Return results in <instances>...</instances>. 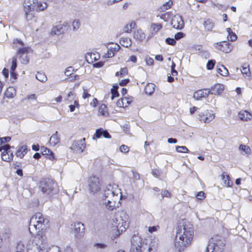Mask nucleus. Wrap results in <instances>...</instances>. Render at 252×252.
Segmentation results:
<instances>
[{
  "instance_id": "nucleus-56",
  "label": "nucleus",
  "mask_w": 252,
  "mask_h": 252,
  "mask_svg": "<svg viewBox=\"0 0 252 252\" xmlns=\"http://www.w3.org/2000/svg\"><path fill=\"white\" fill-rule=\"evenodd\" d=\"M165 42L167 44L171 45H174L176 43V41L175 39L171 38H167L165 39Z\"/></svg>"
},
{
  "instance_id": "nucleus-14",
  "label": "nucleus",
  "mask_w": 252,
  "mask_h": 252,
  "mask_svg": "<svg viewBox=\"0 0 252 252\" xmlns=\"http://www.w3.org/2000/svg\"><path fill=\"white\" fill-rule=\"evenodd\" d=\"M215 47L217 49L224 53H228L231 51V48L229 46V43L225 41L215 43Z\"/></svg>"
},
{
  "instance_id": "nucleus-59",
  "label": "nucleus",
  "mask_w": 252,
  "mask_h": 252,
  "mask_svg": "<svg viewBox=\"0 0 252 252\" xmlns=\"http://www.w3.org/2000/svg\"><path fill=\"white\" fill-rule=\"evenodd\" d=\"M159 228L158 225L150 226L148 227V231L150 233H153L158 230V229Z\"/></svg>"
},
{
  "instance_id": "nucleus-55",
  "label": "nucleus",
  "mask_w": 252,
  "mask_h": 252,
  "mask_svg": "<svg viewBox=\"0 0 252 252\" xmlns=\"http://www.w3.org/2000/svg\"><path fill=\"white\" fill-rule=\"evenodd\" d=\"M215 63V61L210 60L207 63V68L208 69H212L213 68Z\"/></svg>"
},
{
  "instance_id": "nucleus-28",
  "label": "nucleus",
  "mask_w": 252,
  "mask_h": 252,
  "mask_svg": "<svg viewBox=\"0 0 252 252\" xmlns=\"http://www.w3.org/2000/svg\"><path fill=\"white\" fill-rule=\"evenodd\" d=\"M95 135L97 138H100L102 136L106 138H111L109 133L107 131L104 130L102 129H97L95 131Z\"/></svg>"
},
{
  "instance_id": "nucleus-36",
  "label": "nucleus",
  "mask_w": 252,
  "mask_h": 252,
  "mask_svg": "<svg viewBox=\"0 0 252 252\" xmlns=\"http://www.w3.org/2000/svg\"><path fill=\"white\" fill-rule=\"evenodd\" d=\"M155 85L153 83L148 84L145 87V92L146 94L151 95L155 91Z\"/></svg>"
},
{
  "instance_id": "nucleus-44",
  "label": "nucleus",
  "mask_w": 252,
  "mask_h": 252,
  "mask_svg": "<svg viewBox=\"0 0 252 252\" xmlns=\"http://www.w3.org/2000/svg\"><path fill=\"white\" fill-rule=\"evenodd\" d=\"M162 27L160 24L153 23L151 25V29L152 30L156 32H158Z\"/></svg>"
},
{
  "instance_id": "nucleus-18",
  "label": "nucleus",
  "mask_w": 252,
  "mask_h": 252,
  "mask_svg": "<svg viewBox=\"0 0 252 252\" xmlns=\"http://www.w3.org/2000/svg\"><path fill=\"white\" fill-rule=\"evenodd\" d=\"M73 230L75 234L82 236L84 233L85 227L81 222H76L73 224Z\"/></svg>"
},
{
  "instance_id": "nucleus-7",
  "label": "nucleus",
  "mask_w": 252,
  "mask_h": 252,
  "mask_svg": "<svg viewBox=\"0 0 252 252\" xmlns=\"http://www.w3.org/2000/svg\"><path fill=\"white\" fill-rule=\"evenodd\" d=\"M89 187L90 191L94 193H97L100 190V183L98 178L91 177L89 179Z\"/></svg>"
},
{
  "instance_id": "nucleus-9",
  "label": "nucleus",
  "mask_w": 252,
  "mask_h": 252,
  "mask_svg": "<svg viewBox=\"0 0 252 252\" xmlns=\"http://www.w3.org/2000/svg\"><path fill=\"white\" fill-rule=\"evenodd\" d=\"M198 115L197 119L201 122L209 123L215 118V114L209 110H205L203 112H198Z\"/></svg>"
},
{
  "instance_id": "nucleus-21",
  "label": "nucleus",
  "mask_w": 252,
  "mask_h": 252,
  "mask_svg": "<svg viewBox=\"0 0 252 252\" xmlns=\"http://www.w3.org/2000/svg\"><path fill=\"white\" fill-rule=\"evenodd\" d=\"M131 101V98L124 97L118 100L117 105L120 107H126Z\"/></svg>"
},
{
  "instance_id": "nucleus-39",
  "label": "nucleus",
  "mask_w": 252,
  "mask_h": 252,
  "mask_svg": "<svg viewBox=\"0 0 252 252\" xmlns=\"http://www.w3.org/2000/svg\"><path fill=\"white\" fill-rule=\"evenodd\" d=\"M98 114L103 116H107L108 112L107 108L105 104H101L98 109Z\"/></svg>"
},
{
  "instance_id": "nucleus-35",
  "label": "nucleus",
  "mask_w": 252,
  "mask_h": 252,
  "mask_svg": "<svg viewBox=\"0 0 252 252\" xmlns=\"http://www.w3.org/2000/svg\"><path fill=\"white\" fill-rule=\"evenodd\" d=\"M226 32H227V38L229 40L231 41H235L237 39V35L236 34L232 32L231 29L229 28L226 29Z\"/></svg>"
},
{
  "instance_id": "nucleus-31",
  "label": "nucleus",
  "mask_w": 252,
  "mask_h": 252,
  "mask_svg": "<svg viewBox=\"0 0 252 252\" xmlns=\"http://www.w3.org/2000/svg\"><path fill=\"white\" fill-rule=\"evenodd\" d=\"M58 132L56 131L54 134H53L52 136L50 137L49 140V144L51 146H54L56 144L59 143L60 138L58 136Z\"/></svg>"
},
{
  "instance_id": "nucleus-47",
  "label": "nucleus",
  "mask_w": 252,
  "mask_h": 252,
  "mask_svg": "<svg viewBox=\"0 0 252 252\" xmlns=\"http://www.w3.org/2000/svg\"><path fill=\"white\" fill-rule=\"evenodd\" d=\"M75 97V94L73 92H70L67 95V97L65 99L66 101H67L68 103L71 102L74 100Z\"/></svg>"
},
{
  "instance_id": "nucleus-54",
  "label": "nucleus",
  "mask_w": 252,
  "mask_h": 252,
  "mask_svg": "<svg viewBox=\"0 0 252 252\" xmlns=\"http://www.w3.org/2000/svg\"><path fill=\"white\" fill-rule=\"evenodd\" d=\"M127 70L126 68H123L121 69L120 71L117 72L116 73V76H123L127 73Z\"/></svg>"
},
{
  "instance_id": "nucleus-22",
  "label": "nucleus",
  "mask_w": 252,
  "mask_h": 252,
  "mask_svg": "<svg viewBox=\"0 0 252 252\" xmlns=\"http://www.w3.org/2000/svg\"><path fill=\"white\" fill-rule=\"evenodd\" d=\"M128 219L122 220V222L117 224H114V227L117 228V230L119 232H122L125 231L126 228L128 227Z\"/></svg>"
},
{
  "instance_id": "nucleus-16",
  "label": "nucleus",
  "mask_w": 252,
  "mask_h": 252,
  "mask_svg": "<svg viewBox=\"0 0 252 252\" xmlns=\"http://www.w3.org/2000/svg\"><path fill=\"white\" fill-rule=\"evenodd\" d=\"M210 93L208 90H199L194 93L193 97L196 100H199L207 97Z\"/></svg>"
},
{
  "instance_id": "nucleus-45",
  "label": "nucleus",
  "mask_w": 252,
  "mask_h": 252,
  "mask_svg": "<svg viewBox=\"0 0 252 252\" xmlns=\"http://www.w3.org/2000/svg\"><path fill=\"white\" fill-rule=\"evenodd\" d=\"M239 149L245 152V153L247 155H250L251 152L250 148L247 145H241L239 147Z\"/></svg>"
},
{
  "instance_id": "nucleus-8",
  "label": "nucleus",
  "mask_w": 252,
  "mask_h": 252,
  "mask_svg": "<svg viewBox=\"0 0 252 252\" xmlns=\"http://www.w3.org/2000/svg\"><path fill=\"white\" fill-rule=\"evenodd\" d=\"M10 146L8 144L4 145L0 147V152L3 151L1 153V159L3 161L9 162L13 158V152L9 150Z\"/></svg>"
},
{
  "instance_id": "nucleus-5",
  "label": "nucleus",
  "mask_w": 252,
  "mask_h": 252,
  "mask_svg": "<svg viewBox=\"0 0 252 252\" xmlns=\"http://www.w3.org/2000/svg\"><path fill=\"white\" fill-rule=\"evenodd\" d=\"M39 188L43 193L51 196L56 194L59 191L57 184L49 179L41 180Z\"/></svg>"
},
{
  "instance_id": "nucleus-34",
  "label": "nucleus",
  "mask_w": 252,
  "mask_h": 252,
  "mask_svg": "<svg viewBox=\"0 0 252 252\" xmlns=\"http://www.w3.org/2000/svg\"><path fill=\"white\" fill-rule=\"evenodd\" d=\"M47 7V4L45 2L38 1L36 0V7L34 9L36 11H42L46 9Z\"/></svg>"
},
{
  "instance_id": "nucleus-38",
  "label": "nucleus",
  "mask_w": 252,
  "mask_h": 252,
  "mask_svg": "<svg viewBox=\"0 0 252 252\" xmlns=\"http://www.w3.org/2000/svg\"><path fill=\"white\" fill-rule=\"evenodd\" d=\"M120 43L122 46L125 47H128L131 45V39L127 37L121 38Z\"/></svg>"
},
{
  "instance_id": "nucleus-13",
  "label": "nucleus",
  "mask_w": 252,
  "mask_h": 252,
  "mask_svg": "<svg viewBox=\"0 0 252 252\" xmlns=\"http://www.w3.org/2000/svg\"><path fill=\"white\" fill-rule=\"evenodd\" d=\"M171 25L173 28L176 29H182L184 27V22L181 16L175 15L171 20Z\"/></svg>"
},
{
  "instance_id": "nucleus-25",
  "label": "nucleus",
  "mask_w": 252,
  "mask_h": 252,
  "mask_svg": "<svg viewBox=\"0 0 252 252\" xmlns=\"http://www.w3.org/2000/svg\"><path fill=\"white\" fill-rule=\"evenodd\" d=\"M221 179L223 181L224 186L230 187L232 186L233 183L230 179V177L226 172H223L221 175Z\"/></svg>"
},
{
  "instance_id": "nucleus-58",
  "label": "nucleus",
  "mask_w": 252,
  "mask_h": 252,
  "mask_svg": "<svg viewBox=\"0 0 252 252\" xmlns=\"http://www.w3.org/2000/svg\"><path fill=\"white\" fill-rule=\"evenodd\" d=\"M120 150L122 152L126 153L129 151V148L125 145H122L120 147Z\"/></svg>"
},
{
  "instance_id": "nucleus-29",
  "label": "nucleus",
  "mask_w": 252,
  "mask_h": 252,
  "mask_svg": "<svg viewBox=\"0 0 252 252\" xmlns=\"http://www.w3.org/2000/svg\"><path fill=\"white\" fill-rule=\"evenodd\" d=\"M27 153V146L26 145H23L18 148L16 156L22 158Z\"/></svg>"
},
{
  "instance_id": "nucleus-46",
  "label": "nucleus",
  "mask_w": 252,
  "mask_h": 252,
  "mask_svg": "<svg viewBox=\"0 0 252 252\" xmlns=\"http://www.w3.org/2000/svg\"><path fill=\"white\" fill-rule=\"evenodd\" d=\"M176 151L179 153H186L189 152V150L186 146H177L176 147Z\"/></svg>"
},
{
  "instance_id": "nucleus-23",
  "label": "nucleus",
  "mask_w": 252,
  "mask_h": 252,
  "mask_svg": "<svg viewBox=\"0 0 252 252\" xmlns=\"http://www.w3.org/2000/svg\"><path fill=\"white\" fill-rule=\"evenodd\" d=\"M128 216L125 212H121L119 215H117L116 217L113 219L112 225L114 224H118L122 222V220L128 219Z\"/></svg>"
},
{
  "instance_id": "nucleus-33",
  "label": "nucleus",
  "mask_w": 252,
  "mask_h": 252,
  "mask_svg": "<svg viewBox=\"0 0 252 252\" xmlns=\"http://www.w3.org/2000/svg\"><path fill=\"white\" fill-rule=\"evenodd\" d=\"M16 94V91L13 87H9L5 93V95L7 98H13Z\"/></svg>"
},
{
  "instance_id": "nucleus-40",
  "label": "nucleus",
  "mask_w": 252,
  "mask_h": 252,
  "mask_svg": "<svg viewBox=\"0 0 252 252\" xmlns=\"http://www.w3.org/2000/svg\"><path fill=\"white\" fill-rule=\"evenodd\" d=\"M28 240H26L24 242V243L23 242H20L19 243H18L17 244V247H16V252H24V249H25V248H26V250H27V248H26V242Z\"/></svg>"
},
{
  "instance_id": "nucleus-30",
  "label": "nucleus",
  "mask_w": 252,
  "mask_h": 252,
  "mask_svg": "<svg viewBox=\"0 0 252 252\" xmlns=\"http://www.w3.org/2000/svg\"><path fill=\"white\" fill-rule=\"evenodd\" d=\"M217 68V72L223 76H226L229 73L228 69L222 64H218Z\"/></svg>"
},
{
  "instance_id": "nucleus-6",
  "label": "nucleus",
  "mask_w": 252,
  "mask_h": 252,
  "mask_svg": "<svg viewBox=\"0 0 252 252\" xmlns=\"http://www.w3.org/2000/svg\"><path fill=\"white\" fill-rule=\"evenodd\" d=\"M113 189V186L108 185L104 191L102 199H119L118 190H114Z\"/></svg>"
},
{
  "instance_id": "nucleus-57",
  "label": "nucleus",
  "mask_w": 252,
  "mask_h": 252,
  "mask_svg": "<svg viewBox=\"0 0 252 252\" xmlns=\"http://www.w3.org/2000/svg\"><path fill=\"white\" fill-rule=\"evenodd\" d=\"M185 36V34L182 32H178L175 34L174 37L175 40H179Z\"/></svg>"
},
{
  "instance_id": "nucleus-3",
  "label": "nucleus",
  "mask_w": 252,
  "mask_h": 252,
  "mask_svg": "<svg viewBox=\"0 0 252 252\" xmlns=\"http://www.w3.org/2000/svg\"><path fill=\"white\" fill-rule=\"evenodd\" d=\"M13 48H18L17 55L18 56L22 63L26 64L29 62L28 54L32 53V50L30 47L24 46V42L18 39H15L13 41Z\"/></svg>"
},
{
  "instance_id": "nucleus-17",
  "label": "nucleus",
  "mask_w": 252,
  "mask_h": 252,
  "mask_svg": "<svg viewBox=\"0 0 252 252\" xmlns=\"http://www.w3.org/2000/svg\"><path fill=\"white\" fill-rule=\"evenodd\" d=\"M131 243L133 249L136 247H143L142 239L137 235L132 236L131 239Z\"/></svg>"
},
{
  "instance_id": "nucleus-10",
  "label": "nucleus",
  "mask_w": 252,
  "mask_h": 252,
  "mask_svg": "<svg viewBox=\"0 0 252 252\" xmlns=\"http://www.w3.org/2000/svg\"><path fill=\"white\" fill-rule=\"evenodd\" d=\"M86 147L85 139L82 138L78 140H74L70 149L74 152L82 153Z\"/></svg>"
},
{
  "instance_id": "nucleus-60",
  "label": "nucleus",
  "mask_w": 252,
  "mask_h": 252,
  "mask_svg": "<svg viewBox=\"0 0 252 252\" xmlns=\"http://www.w3.org/2000/svg\"><path fill=\"white\" fill-rule=\"evenodd\" d=\"M147 64L149 65H152L154 63V60L151 57H147L145 59Z\"/></svg>"
},
{
  "instance_id": "nucleus-37",
  "label": "nucleus",
  "mask_w": 252,
  "mask_h": 252,
  "mask_svg": "<svg viewBox=\"0 0 252 252\" xmlns=\"http://www.w3.org/2000/svg\"><path fill=\"white\" fill-rule=\"evenodd\" d=\"M41 151L43 155L48 156L50 159L54 158V154L49 149L44 147H41Z\"/></svg>"
},
{
  "instance_id": "nucleus-48",
  "label": "nucleus",
  "mask_w": 252,
  "mask_h": 252,
  "mask_svg": "<svg viewBox=\"0 0 252 252\" xmlns=\"http://www.w3.org/2000/svg\"><path fill=\"white\" fill-rule=\"evenodd\" d=\"M172 4V1L169 0L161 7V9L162 11L166 10L171 7Z\"/></svg>"
},
{
  "instance_id": "nucleus-2",
  "label": "nucleus",
  "mask_w": 252,
  "mask_h": 252,
  "mask_svg": "<svg viewBox=\"0 0 252 252\" xmlns=\"http://www.w3.org/2000/svg\"><path fill=\"white\" fill-rule=\"evenodd\" d=\"M192 225L186 220H182L178 226L175 246L181 252L191 243L193 235Z\"/></svg>"
},
{
  "instance_id": "nucleus-12",
  "label": "nucleus",
  "mask_w": 252,
  "mask_h": 252,
  "mask_svg": "<svg viewBox=\"0 0 252 252\" xmlns=\"http://www.w3.org/2000/svg\"><path fill=\"white\" fill-rule=\"evenodd\" d=\"M120 48V46L116 43L109 44L107 46V53H105L104 56L105 58H111L114 56L115 53L118 51Z\"/></svg>"
},
{
  "instance_id": "nucleus-32",
  "label": "nucleus",
  "mask_w": 252,
  "mask_h": 252,
  "mask_svg": "<svg viewBox=\"0 0 252 252\" xmlns=\"http://www.w3.org/2000/svg\"><path fill=\"white\" fill-rule=\"evenodd\" d=\"M203 26L206 31H211L214 27V23L210 19H207L204 22Z\"/></svg>"
},
{
  "instance_id": "nucleus-63",
  "label": "nucleus",
  "mask_w": 252,
  "mask_h": 252,
  "mask_svg": "<svg viewBox=\"0 0 252 252\" xmlns=\"http://www.w3.org/2000/svg\"><path fill=\"white\" fill-rule=\"evenodd\" d=\"M204 195H205V193L204 192L200 191V192H198V193L197 194L196 198L198 199H202L203 198H204L205 197Z\"/></svg>"
},
{
  "instance_id": "nucleus-62",
  "label": "nucleus",
  "mask_w": 252,
  "mask_h": 252,
  "mask_svg": "<svg viewBox=\"0 0 252 252\" xmlns=\"http://www.w3.org/2000/svg\"><path fill=\"white\" fill-rule=\"evenodd\" d=\"M94 247L97 249H105L106 247V246L102 243H96L94 244Z\"/></svg>"
},
{
  "instance_id": "nucleus-20",
  "label": "nucleus",
  "mask_w": 252,
  "mask_h": 252,
  "mask_svg": "<svg viewBox=\"0 0 252 252\" xmlns=\"http://www.w3.org/2000/svg\"><path fill=\"white\" fill-rule=\"evenodd\" d=\"M11 66L10 67V75L11 77L13 80H16L17 78V74L15 72V70L17 67V58L13 57L12 58Z\"/></svg>"
},
{
  "instance_id": "nucleus-27",
  "label": "nucleus",
  "mask_w": 252,
  "mask_h": 252,
  "mask_svg": "<svg viewBox=\"0 0 252 252\" xmlns=\"http://www.w3.org/2000/svg\"><path fill=\"white\" fill-rule=\"evenodd\" d=\"M133 37L136 40L142 41L145 38V34L141 29H137L133 32Z\"/></svg>"
},
{
  "instance_id": "nucleus-51",
  "label": "nucleus",
  "mask_w": 252,
  "mask_h": 252,
  "mask_svg": "<svg viewBox=\"0 0 252 252\" xmlns=\"http://www.w3.org/2000/svg\"><path fill=\"white\" fill-rule=\"evenodd\" d=\"M73 71H74V69H73V67L69 66L65 69L64 73L66 76H68L72 74Z\"/></svg>"
},
{
  "instance_id": "nucleus-49",
  "label": "nucleus",
  "mask_w": 252,
  "mask_h": 252,
  "mask_svg": "<svg viewBox=\"0 0 252 252\" xmlns=\"http://www.w3.org/2000/svg\"><path fill=\"white\" fill-rule=\"evenodd\" d=\"M73 29L74 31H76L78 29L80 26V23L79 20H74L72 24Z\"/></svg>"
},
{
  "instance_id": "nucleus-52",
  "label": "nucleus",
  "mask_w": 252,
  "mask_h": 252,
  "mask_svg": "<svg viewBox=\"0 0 252 252\" xmlns=\"http://www.w3.org/2000/svg\"><path fill=\"white\" fill-rule=\"evenodd\" d=\"M170 14L168 12L162 14L160 16V18L164 21L166 22L170 19Z\"/></svg>"
},
{
  "instance_id": "nucleus-61",
  "label": "nucleus",
  "mask_w": 252,
  "mask_h": 252,
  "mask_svg": "<svg viewBox=\"0 0 252 252\" xmlns=\"http://www.w3.org/2000/svg\"><path fill=\"white\" fill-rule=\"evenodd\" d=\"M161 195L162 197H168L170 196V192L167 190H163L161 191Z\"/></svg>"
},
{
  "instance_id": "nucleus-26",
  "label": "nucleus",
  "mask_w": 252,
  "mask_h": 252,
  "mask_svg": "<svg viewBox=\"0 0 252 252\" xmlns=\"http://www.w3.org/2000/svg\"><path fill=\"white\" fill-rule=\"evenodd\" d=\"M224 90V86L222 84H217L211 88L212 93L215 94H219Z\"/></svg>"
},
{
  "instance_id": "nucleus-24",
  "label": "nucleus",
  "mask_w": 252,
  "mask_h": 252,
  "mask_svg": "<svg viewBox=\"0 0 252 252\" xmlns=\"http://www.w3.org/2000/svg\"><path fill=\"white\" fill-rule=\"evenodd\" d=\"M119 199H107L104 202V204L108 210L112 211L116 208V202L119 200Z\"/></svg>"
},
{
  "instance_id": "nucleus-11",
  "label": "nucleus",
  "mask_w": 252,
  "mask_h": 252,
  "mask_svg": "<svg viewBox=\"0 0 252 252\" xmlns=\"http://www.w3.org/2000/svg\"><path fill=\"white\" fill-rule=\"evenodd\" d=\"M68 29V25L66 22H64L62 24L58 25L52 28L51 31V34L54 35H60Z\"/></svg>"
},
{
  "instance_id": "nucleus-4",
  "label": "nucleus",
  "mask_w": 252,
  "mask_h": 252,
  "mask_svg": "<svg viewBox=\"0 0 252 252\" xmlns=\"http://www.w3.org/2000/svg\"><path fill=\"white\" fill-rule=\"evenodd\" d=\"M223 238L219 235L212 237L205 252H222L224 247Z\"/></svg>"
},
{
  "instance_id": "nucleus-64",
  "label": "nucleus",
  "mask_w": 252,
  "mask_h": 252,
  "mask_svg": "<svg viewBox=\"0 0 252 252\" xmlns=\"http://www.w3.org/2000/svg\"><path fill=\"white\" fill-rule=\"evenodd\" d=\"M11 139V138L10 137H3V138H0V142L2 143H6L8 141H9Z\"/></svg>"
},
{
  "instance_id": "nucleus-41",
  "label": "nucleus",
  "mask_w": 252,
  "mask_h": 252,
  "mask_svg": "<svg viewBox=\"0 0 252 252\" xmlns=\"http://www.w3.org/2000/svg\"><path fill=\"white\" fill-rule=\"evenodd\" d=\"M136 25V23L134 21L128 23L124 27V31L126 32H129L132 29H134Z\"/></svg>"
},
{
  "instance_id": "nucleus-53",
  "label": "nucleus",
  "mask_w": 252,
  "mask_h": 252,
  "mask_svg": "<svg viewBox=\"0 0 252 252\" xmlns=\"http://www.w3.org/2000/svg\"><path fill=\"white\" fill-rule=\"evenodd\" d=\"M119 96L117 90L114 88L111 89V99L113 100L115 97Z\"/></svg>"
},
{
  "instance_id": "nucleus-43",
  "label": "nucleus",
  "mask_w": 252,
  "mask_h": 252,
  "mask_svg": "<svg viewBox=\"0 0 252 252\" xmlns=\"http://www.w3.org/2000/svg\"><path fill=\"white\" fill-rule=\"evenodd\" d=\"M36 78L39 81L43 82L47 80V77L45 74L42 72H38L36 74Z\"/></svg>"
},
{
  "instance_id": "nucleus-15",
  "label": "nucleus",
  "mask_w": 252,
  "mask_h": 252,
  "mask_svg": "<svg viewBox=\"0 0 252 252\" xmlns=\"http://www.w3.org/2000/svg\"><path fill=\"white\" fill-rule=\"evenodd\" d=\"M36 0H25L24 2V9L25 12H30L32 10L36 7Z\"/></svg>"
},
{
  "instance_id": "nucleus-1",
  "label": "nucleus",
  "mask_w": 252,
  "mask_h": 252,
  "mask_svg": "<svg viewBox=\"0 0 252 252\" xmlns=\"http://www.w3.org/2000/svg\"><path fill=\"white\" fill-rule=\"evenodd\" d=\"M48 220L40 213L33 215L29 222V230L31 234H35L34 239H29L26 243L27 252H44V245L47 237L44 232Z\"/></svg>"
},
{
  "instance_id": "nucleus-42",
  "label": "nucleus",
  "mask_w": 252,
  "mask_h": 252,
  "mask_svg": "<svg viewBox=\"0 0 252 252\" xmlns=\"http://www.w3.org/2000/svg\"><path fill=\"white\" fill-rule=\"evenodd\" d=\"M241 72L243 74H245L246 76H249L250 74V71L249 69V65L247 63L243 64L242 66V69L241 70Z\"/></svg>"
},
{
  "instance_id": "nucleus-50",
  "label": "nucleus",
  "mask_w": 252,
  "mask_h": 252,
  "mask_svg": "<svg viewBox=\"0 0 252 252\" xmlns=\"http://www.w3.org/2000/svg\"><path fill=\"white\" fill-rule=\"evenodd\" d=\"M48 252H61V251L59 247L57 246H52L49 248Z\"/></svg>"
},
{
  "instance_id": "nucleus-19",
  "label": "nucleus",
  "mask_w": 252,
  "mask_h": 252,
  "mask_svg": "<svg viewBox=\"0 0 252 252\" xmlns=\"http://www.w3.org/2000/svg\"><path fill=\"white\" fill-rule=\"evenodd\" d=\"M240 120L244 121H248L252 119V113L247 110H242L238 113Z\"/></svg>"
}]
</instances>
